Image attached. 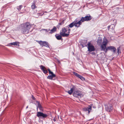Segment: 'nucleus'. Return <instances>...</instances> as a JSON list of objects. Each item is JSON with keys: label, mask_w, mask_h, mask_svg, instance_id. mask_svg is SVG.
<instances>
[{"label": "nucleus", "mask_w": 124, "mask_h": 124, "mask_svg": "<svg viewBox=\"0 0 124 124\" xmlns=\"http://www.w3.org/2000/svg\"><path fill=\"white\" fill-rule=\"evenodd\" d=\"M54 121H56V120L55 119H54Z\"/></svg>", "instance_id": "obj_32"}, {"label": "nucleus", "mask_w": 124, "mask_h": 124, "mask_svg": "<svg viewBox=\"0 0 124 124\" xmlns=\"http://www.w3.org/2000/svg\"><path fill=\"white\" fill-rule=\"evenodd\" d=\"M28 106H27V107H26V108H28Z\"/></svg>", "instance_id": "obj_35"}, {"label": "nucleus", "mask_w": 124, "mask_h": 124, "mask_svg": "<svg viewBox=\"0 0 124 124\" xmlns=\"http://www.w3.org/2000/svg\"><path fill=\"white\" fill-rule=\"evenodd\" d=\"M80 76L79 77V78L81 79L83 81L84 80H85V78L84 77H82L81 75H80Z\"/></svg>", "instance_id": "obj_26"}, {"label": "nucleus", "mask_w": 124, "mask_h": 124, "mask_svg": "<svg viewBox=\"0 0 124 124\" xmlns=\"http://www.w3.org/2000/svg\"><path fill=\"white\" fill-rule=\"evenodd\" d=\"M113 24H111V26H112V32L114 31V29L115 26L116 24L117 20H114L113 21Z\"/></svg>", "instance_id": "obj_18"}, {"label": "nucleus", "mask_w": 124, "mask_h": 124, "mask_svg": "<svg viewBox=\"0 0 124 124\" xmlns=\"http://www.w3.org/2000/svg\"><path fill=\"white\" fill-rule=\"evenodd\" d=\"M88 51L90 52L94 51L95 48L94 46L90 42H88L87 44Z\"/></svg>", "instance_id": "obj_6"}, {"label": "nucleus", "mask_w": 124, "mask_h": 124, "mask_svg": "<svg viewBox=\"0 0 124 124\" xmlns=\"http://www.w3.org/2000/svg\"><path fill=\"white\" fill-rule=\"evenodd\" d=\"M18 43V42H15L11 43L10 44L12 45L17 46Z\"/></svg>", "instance_id": "obj_22"}, {"label": "nucleus", "mask_w": 124, "mask_h": 124, "mask_svg": "<svg viewBox=\"0 0 124 124\" xmlns=\"http://www.w3.org/2000/svg\"><path fill=\"white\" fill-rule=\"evenodd\" d=\"M120 49L119 48H118L117 49V52L118 53V54L119 52V51Z\"/></svg>", "instance_id": "obj_30"}, {"label": "nucleus", "mask_w": 124, "mask_h": 124, "mask_svg": "<svg viewBox=\"0 0 124 124\" xmlns=\"http://www.w3.org/2000/svg\"><path fill=\"white\" fill-rule=\"evenodd\" d=\"M40 68L42 70L43 72L45 74H46L47 72V71L46 70V68L43 66L41 65L40 66Z\"/></svg>", "instance_id": "obj_15"}, {"label": "nucleus", "mask_w": 124, "mask_h": 124, "mask_svg": "<svg viewBox=\"0 0 124 124\" xmlns=\"http://www.w3.org/2000/svg\"><path fill=\"white\" fill-rule=\"evenodd\" d=\"M112 27V26H111H111H108V30H109V29H110V27Z\"/></svg>", "instance_id": "obj_29"}, {"label": "nucleus", "mask_w": 124, "mask_h": 124, "mask_svg": "<svg viewBox=\"0 0 124 124\" xmlns=\"http://www.w3.org/2000/svg\"><path fill=\"white\" fill-rule=\"evenodd\" d=\"M37 103L38 104V106H37V110H38V108H39L40 110L41 111H43V107L39 102L38 101H36Z\"/></svg>", "instance_id": "obj_13"}, {"label": "nucleus", "mask_w": 124, "mask_h": 124, "mask_svg": "<svg viewBox=\"0 0 124 124\" xmlns=\"http://www.w3.org/2000/svg\"><path fill=\"white\" fill-rule=\"evenodd\" d=\"M70 30L68 26H66L62 29V32H60V34L63 37H67L69 35Z\"/></svg>", "instance_id": "obj_2"}, {"label": "nucleus", "mask_w": 124, "mask_h": 124, "mask_svg": "<svg viewBox=\"0 0 124 124\" xmlns=\"http://www.w3.org/2000/svg\"><path fill=\"white\" fill-rule=\"evenodd\" d=\"M74 87H72V88L70 90H69L68 93L70 95H71L72 93V92L74 91Z\"/></svg>", "instance_id": "obj_20"}, {"label": "nucleus", "mask_w": 124, "mask_h": 124, "mask_svg": "<svg viewBox=\"0 0 124 124\" xmlns=\"http://www.w3.org/2000/svg\"><path fill=\"white\" fill-rule=\"evenodd\" d=\"M57 28L55 26L53 27V29L51 30H50V31L49 32V33L50 34H52L56 31Z\"/></svg>", "instance_id": "obj_16"}, {"label": "nucleus", "mask_w": 124, "mask_h": 124, "mask_svg": "<svg viewBox=\"0 0 124 124\" xmlns=\"http://www.w3.org/2000/svg\"><path fill=\"white\" fill-rule=\"evenodd\" d=\"M45 12L46 13H47V12L46 11Z\"/></svg>", "instance_id": "obj_34"}, {"label": "nucleus", "mask_w": 124, "mask_h": 124, "mask_svg": "<svg viewBox=\"0 0 124 124\" xmlns=\"http://www.w3.org/2000/svg\"><path fill=\"white\" fill-rule=\"evenodd\" d=\"M73 74H74V75H75L76 77H78L79 78V77L80 76V75L79 74H78V73L76 72H73Z\"/></svg>", "instance_id": "obj_24"}, {"label": "nucleus", "mask_w": 124, "mask_h": 124, "mask_svg": "<svg viewBox=\"0 0 124 124\" xmlns=\"http://www.w3.org/2000/svg\"><path fill=\"white\" fill-rule=\"evenodd\" d=\"M92 19L91 16L90 15L89 16H86L85 17H82L80 20H79L80 25H81L82 23L85 21H88Z\"/></svg>", "instance_id": "obj_5"}, {"label": "nucleus", "mask_w": 124, "mask_h": 124, "mask_svg": "<svg viewBox=\"0 0 124 124\" xmlns=\"http://www.w3.org/2000/svg\"><path fill=\"white\" fill-rule=\"evenodd\" d=\"M38 42L42 47L43 46H45L47 47H49L48 43L47 42L40 41H38Z\"/></svg>", "instance_id": "obj_7"}, {"label": "nucleus", "mask_w": 124, "mask_h": 124, "mask_svg": "<svg viewBox=\"0 0 124 124\" xmlns=\"http://www.w3.org/2000/svg\"><path fill=\"white\" fill-rule=\"evenodd\" d=\"M82 46H83V47H84L82 45Z\"/></svg>", "instance_id": "obj_38"}, {"label": "nucleus", "mask_w": 124, "mask_h": 124, "mask_svg": "<svg viewBox=\"0 0 124 124\" xmlns=\"http://www.w3.org/2000/svg\"><path fill=\"white\" fill-rule=\"evenodd\" d=\"M32 25L29 22L25 23L23 24L21 31L23 34H28L31 27Z\"/></svg>", "instance_id": "obj_1"}, {"label": "nucleus", "mask_w": 124, "mask_h": 124, "mask_svg": "<svg viewBox=\"0 0 124 124\" xmlns=\"http://www.w3.org/2000/svg\"><path fill=\"white\" fill-rule=\"evenodd\" d=\"M45 30L46 32H49V31H50V30L49 29H45Z\"/></svg>", "instance_id": "obj_27"}, {"label": "nucleus", "mask_w": 124, "mask_h": 124, "mask_svg": "<svg viewBox=\"0 0 124 124\" xmlns=\"http://www.w3.org/2000/svg\"><path fill=\"white\" fill-rule=\"evenodd\" d=\"M48 71L49 72V74H51V75L48 76L47 77L48 79L52 80L53 77H55L56 76L54 74L53 72L51 71L49 69H48Z\"/></svg>", "instance_id": "obj_10"}, {"label": "nucleus", "mask_w": 124, "mask_h": 124, "mask_svg": "<svg viewBox=\"0 0 124 124\" xmlns=\"http://www.w3.org/2000/svg\"><path fill=\"white\" fill-rule=\"evenodd\" d=\"M23 6L22 5H20L17 7V8L18 10L20 11L21 9Z\"/></svg>", "instance_id": "obj_23"}, {"label": "nucleus", "mask_w": 124, "mask_h": 124, "mask_svg": "<svg viewBox=\"0 0 124 124\" xmlns=\"http://www.w3.org/2000/svg\"><path fill=\"white\" fill-rule=\"evenodd\" d=\"M97 45L99 46H101V45H102V40L100 38H99L97 41Z\"/></svg>", "instance_id": "obj_17"}, {"label": "nucleus", "mask_w": 124, "mask_h": 124, "mask_svg": "<svg viewBox=\"0 0 124 124\" xmlns=\"http://www.w3.org/2000/svg\"><path fill=\"white\" fill-rule=\"evenodd\" d=\"M108 43V41L107 40L106 38L104 39L102 44L101 45V46H100L101 48V51H104L106 53L108 50H109L108 48V46L107 47H106Z\"/></svg>", "instance_id": "obj_3"}, {"label": "nucleus", "mask_w": 124, "mask_h": 124, "mask_svg": "<svg viewBox=\"0 0 124 124\" xmlns=\"http://www.w3.org/2000/svg\"><path fill=\"white\" fill-rule=\"evenodd\" d=\"M36 116L38 117H41L42 118H43L47 117L48 115L40 112H38Z\"/></svg>", "instance_id": "obj_8"}, {"label": "nucleus", "mask_w": 124, "mask_h": 124, "mask_svg": "<svg viewBox=\"0 0 124 124\" xmlns=\"http://www.w3.org/2000/svg\"><path fill=\"white\" fill-rule=\"evenodd\" d=\"M35 3V1H34L31 6L32 9H34L37 8V6L36 5Z\"/></svg>", "instance_id": "obj_19"}, {"label": "nucleus", "mask_w": 124, "mask_h": 124, "mask_svg": "<svg viewBox=\"0 0 124 124\" xmlns=\"http://www.w3.org/2000/svg\"><path fill=\"white\" fill-rule=\"evenodd\" d=\"M82 95V93L80 91L78 90H75L73 93V95L75 97H81Z\"/></svg>", "instance_id": "obj_9"}, {"label": "nucleus", "mask_w": 124, "mask_h": 124, "mask_svg": "<svg viewBox=\"0 0 124 124\" xmlns=\"http://www.w3.org/2000/svg\"><path fill=\"white\" fill-rule=\"evenodd\" d=\"M92 106L90 105H88V107H85L83 108V110L85 111H88V113L89 114L90 113L91 111L92 110Z\"/></svg>", "instance_id": "obj_11"}, {"label": "nucleus", "mask_w": 124, "mask_h": 124, "mask_svg": "<svg viewBox=\"0 0 124 124\" xmlns=\"http://www.w3.org/2000/svg\"><path fill=\"white\" fill-rule=\"evenodd\" d=\"M61 35L56 34L55 35V36L57 40H60L62 38V36Z\"/></svg>", "instance_id": "obj_21"}, {"label": "nucleus", "mask_w": 124, "mask_h": 124, "mask_svg": "<svg viewBox=\"0 0 124 124\" xmlns=\"http://www.w3.org/2000/svg\"><path fill=\"white\" fill-rule=\"evenodd\" d=\"M108 48L109 50H111L112 51H113L114 53H115L116 50V48L113 46H108Z\"/></svg>", "instance_id": "obj_14"}, {"label": "nucleus", "mask_w": 124, "mask_h": 124, "mask_svg": "<svg viewBox=\"0 0 124 124\" xmlns=\"http://www.w3.org/2000/svg\"><path fill=\"white\" fill-rule=\"evenodd\" d=\"M32 98L34 100H35L36 99V98L34 97L32 95Z\"/></svg>", "instance_id": "obj_28"}, {"label": "nucleus", "mask_w": 124, "mask_h": 124, "mask_svg": "<svg viewBox=\"0 0 124 124\" xmlns=\"http://www.w3.org/2000/svg\"><path fill=\"white\" fill-rule=\"evenodd\" d=\"M87 46V45H86V46Z\"/></svg>", "instance_id": "obj_36"}, {"label": "nucleus", "mask_w": 124, "mask_h": 124, "mask_svg": "<svg viewBox=\"0 0 124 124\" xmlns=\"http://www.w3.org/2000/svg\"><path fill=\"white\" fill-rule=\"evenodd\" d=\"M44 12H42V13H39L37 14V15H38V16H41L43 15L44 14Z\"/></svg>", "instance_id": "obj_25"}, {"label": "nucleus", "mask_w": 124, "mask_h": 124, "mask_svg": "<svg viewBox=\"0 0 124 124\" xmlns=\"http://www.w3.org/2000/svg\"><path fill=\"white\" fill-rule=\"evenodd\" d=\"M92 54H95V53L94 52H93L92 53Z\"/></svg>", "instance_id": "obj_31"}, {"label": "nucleus", "mask_w": 124, "mask_h": 124, "mask_svg": "<svg viewBox=\"0 0 124 124\" xmlns=\"http://www.w3.org/2000/svg\"><path fill=\"white\" fill-rule=\"evenodd\" d=\"M58 62H60V61H58Z\"/></svg>", "instance_id": "obj_37"}, {"label": "nucleus", "mask_w": 124, "mask_h": 124, "mask_svg": "<svg viewBox=\"0 0 124 124\" xmlns=\"http://www.w3.org/2000/svg\"><path fill=\"white\" fill-rule=\"evenodd\" d=\"M80 25L78 19V18H77L74 21L70 23L67 26H68L69 28V27L72 28L74 26L75 27L78 28L79 27Z\"/></svg>", "instance_id": "obj_4"}, {"label": "nucleus", "mask_w": 124, "mask_h": 124, "mask_svg": "<svg viewBox=\"0 0 124 124\" xmlns=\"http://www.w3.org/2000/svg\"><path fill=\"white\" fill-rule=\"evenodd\" d=\"M59 24H60V25H61V23H59Z\"/></svg>", "instance_id": "obj_33"}, {"label": "nucleus", "mask_w": 124, "mask_h": 124, "mask_svg": "<svg viewBox=\"0 0 124 124\" xmlns=\"http://www.w3.org/2000/svg\"><path fill=\"white\" fill-rule=\"evenodd\" d=\"M113 108L111 105H108L106 106L105 109L107 111L111 112L113 109Z\"/></svg>", "instance_id": "obj_12"}]
</instances>
